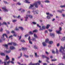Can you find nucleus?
I'll use <instances>...</instances> for the list:
<instances>
[{"mask_svg": "<svg viewBox=\"0 0 65 65\" xmlns=\"http://www.w3.org/2000/svg\"><path fill=\"white\" fill-rule=\"evenodd\" d=\"M65 49V44L64 45V47L61 46L60 48L59 49V52L61 53L62 55L63 56V59H65V51L64 50V49Z\"/></svg>", "mask_w": 65, "mask_h": 65, "instance_id": "nucleus-1", "label": "nucleus"}, {"mask_svg": "<svg viewBox=\"0 0 65 65\" xmlns=\"http://www.w3.org/2000/svg\"><path fill=\"white\" fill-rule=\"evenodd\" d=\"M4 36L6 37V38H8V37L7 36V35L6 34H3V37L0 39V43L2 42V40H5V39L4 37Z\"/></svg>", "mask_w": 65, "mask_h": 65, "instance_id": "nucleus-2", "label": "nucleus"}, {"mask_svg": "<svg viewBox=\"0 0 65 65\" xmlns=\"http://www.w3.org/2000/svg\"><path fill=\"white\" fill-rule=\"evenodd\" d=\"M46 14L47 15H48L47 16L46 18L47 19H48V20H49V19H51L50 17H53V15L51 14H50L49 13H46Z\"/></svg>", "mask_w": 65, "mask_h": 65, "instance_id": "nucleus-3", "label": "nucleus"}, {"mask_svg": "<svg viewBox=\"0 0 65 65\" xmlns=\"http://www.w3.org/2000/svg\"><path fill=\"white\" fill-rule=\"evenodd\" d=\"M48 42L49 44H52L53 43V41H50L49 42V40L48 39H46L45 43H48Z\"/></svg>", "mask_w": 65, "mask_h": 65, "instance_id": "nucleus-4", "label": "nucleus"}, {"mask_svg": "<svg viewBox=\"0 0 65 65\" xmlns=\"http://www.w3.org/2000/svg\"><path fill=\"white\" fill-rule=\"evenodd\" d=\"M62 30V27H60L59 28V30L58 31H56V32L57 34H62V33L61 32V31Z\"/></svg>", "mask_w": 65, "mask_h": 65, "instance_id": "nucleus-5", "label": "nucleus"}, {"mask_svg": "<svg viewBox=\"0 0 65 65\" xmlns=\"http://www.w3.org/2000/svg\"><path fill=\"white\" fill-rule=\"evenodd\" d=\"M28 17H29L31 19H32V18H33V17H32V15H27L26 17H25V19H28Z\"/></svg>", "mask_w": 65, "mask_h": 65, "instance_id": "nucleus-6", "label": "nucleus"}, {"mask_svg": "<svg viewBox=\"0 0 65 65\" xmlns=\"http://www.w3.org/2000/svg\"><path fill=\"white\" fill-rule=\"evenodd\" d=\"M45 26H43L42 27V28H40L39 30L40 31H41L42 30H44V29H45Z\"/></svg>", "mask_w": 65, "mask_h": 65, "instance_id": "nucleus-7", "label": "nucleus"}, {"mask_svg": "<svg viewBox=\"0 0 65 65\" xmlns=\"http://www.w3.org/2000/svg\"><path fill=\"white\" fill-rule=\"evenodd\" d=\"M65 10L63 9L61 10H58L57 11L58 12H59V13H62V11H64Z\"/></svg>", "mask_w": 65, "mask_h": 65, "instance_id": "nucleus-8", "label": "nucleus"}, {"mask_svg": "<svg viewBox=\"0 0 65 65\" xmlns=\"http://www.w3.org/2000/svg\"><path fill=\"white\" fill-rule=\"evenodd\" d=\"M39 65L40 64L39 63H37L35 64H32V63H30L29 65Z\"/></svg>", "mask_w": 65, "mask_h": 65, "instance_id": "nucleus-9", "label": "nucleus"}, {"mask_svg": "<svg viewBox=\"0 0 65 65\" xmlns=\"http://www.w3.org/2000/svg\"><path fill=\"white\" fill-rule=\"evenodd\" d=\"M34 5L35 6V7H36V8H38V4L35 2L34 4Z\"/></svg>", "mask_w": 65, "mask_h": 65, "instance_id": "nucleus-10", "label": "nucleus"}, {"mask_svg": "<svg viewBox=\"0 0 65 65\" xmlns=\"http://www.w3.org/2000/svg\"><path fill=\"white\" fill-rule=\"evenodd\" d=\"M10 50H15V48L13 46H11L10 47Z\"/></svg>", "mask_w": 65, "mask_h": 65, "instance_id": "nucleus-11", "label": "nucleus"}, {"mask_svg": "<svg viewBox=\"0 0 65 65\" xmlns=\"http://www.w3.org/2000/svg\"><path fill=\"white\" fill-rule=\"evenodd\" d=\"M6 58L5 59H4L5 61H6L7 60H8L9 59V58L8 57V55H7L6 57Z\"/></svg>", "mask_w": 65, "mask_h": 65, "instance_id": "nucleus-12", "label": "nucleus"}, {"mask_svg": "<svg viewBox=\"0 0 65 65\" xmlns=\"http://www.w3.org/2000/svg\"><path fill=\"white\" fill-rule=\"evenodd\" d=\"M2 9H3V11L5 12L8 11V10L6 9V8H2Z\"/></svg>", "mask_w": 65, "mask_h": 65, "instance_id": "nucleus-13", "label": "nucleus"}, {"mask_svg": "<svg viewBox=\"0 0 65 65\" xmlns=\"http://www.w3.org/2000/svg\"><path fill=\"white\" fill-rule=\"evenodd\" d=\"M11 52V50H6L5 51V52L6 53H7V54H9Z\"/></svg>", "mask_w": 65, "mask_h": 65, "instance_id": "nucleus-14", "label": "nucleus"}, {"mask_svg": "<svg viewBox=\"0 0 65 65\" xmlns=\"http://www.w3.org/2000/svg\"><path fill=\"white\" fill-rule=\"evenodd\" d=\"M3 45V46H4L6 48H7V49H8V45L6 44H4Z\"/></svg>", "mask_w": 65, "mask_h": 65, "instance_id": "nucleus-15", "label": "nucleus"}, {"mask_svg": "<svg viewBox=\"0 0 65 65\" xmlns=\"http://www.w3.org/2000/svg\"><path fill=\"white\" fill-rule=\"evenodd\" d=\"M50 36H53V37H55V34L51 33L50 34Z\"/></svg>", "mask_w": 65, "mask_h": 65, "instance_id": "nucleus-16", "label": "nucleus"}, {"mask_svg": "<svg viewBox=\"0 0 65 65\" xmlns=\"http://www.w3.org/2000/svg\"><path fill=\"white\" fill-rule=\"evenodd\" d=\"M56 53L57 54V55H58V54H59V51H58V50L57 49H56Z\"/></svg>", "mask_w": 65, "mask_h": 65, "instance_id": "nucleus-17", "label": "nucleus"}, {"mask_svg": "<svg viewBox=\"0 0 65 65\" xmlns=\"http://www.w3.org/2000/svg\"><path fill=\"white\" fill-rule=\"evenodd\" d=\"M29 0H25V1L26 2V3H30L31 2H29Z\"/></svg>", "mask_w": 65, "mask_h": 65, "instance_id": "nucleus-18", "label": "nucleus"}, {"mask_svg": "<svg viewBox=\"0 0 65 65\" xmlns=\"http://www.w3.org/2000/svg\"><path fill=\"white\" fill-rule=\"evenodd\" d=\"M42 44L44 46H46V43H45V42H43Z\"/></svg>", "mask_w": 65, "mask_h": 65, "instance_id": "nucleus-19", "label": "nucleus"}, {"mask_svg": "<svg viewBox=\"0 0 65 65\" xmlns=\"http://www.w3.org/2000/svg\"><path fill=\"white\" fill-rule=\"evenodd\" d=\"M22 51H26L27 50V48H24V47H22Z\"/></svg>", "mask_w": 65, "mask_h": 65, "instance_id": "nucleus-20", "label": "nucleus"}, {"mask_svg": "<svg viewBox=\"0 0 65 65\" xmlns=\"http://www.w3.org/2000/svg\"><path fill=\"white\" fill-rule=\"evenodd\" d=\"M61 40L62 41H64L65 40V36L64 37H63L61 39Z\"/></svg>", "mask_w": 65, "mask_h": 65, "instance_id": "nucleus-21", "label": "nucleus"}, {"mask_svg": "<svg viewBox=\"0 0 65 65\" xmlns=\"http://www.w3.org/2000/svg\"><path fill=\"white\" fill-rule=\"evenodd\" d=\"M37 4H39V5H40L41 4V2L40 1H38L37 2H36Z\"/></svg>", "mask_w": 65, "mask_h": 65, "instance_id": "nucleus-22", "label": "nucleus"}, {"mask_svg": "<svg viewBox=\"0 0 65 65\" xmlns=\"http://www.w3.org/2000/svg\"><path fill=\"white\" fill-rule=\"evenodd\" d=\"M32 40L34 41H35V42H36V41H37L36 40V39L35 38H33Z\"/></svg>", "mask_w": 65, "mask_h": 65, "instance_id": "nucleus-23", "label": "nucleus"}, {"mask_svg": "<svg viewBox=\"0 0 65 65\" xmlns=\"http://www.w3.org/2000/svg\"><path fill=\"white\" fill-rule=\"evenodd\" d=\"M34 48L35 49H38V47L36 45L34 46Z\"/></svg>", "mask_w": 65, "mask_h": 65, "instance_id": "nucleus-24", "label": "nucleus"}, {"mask_svg": "<svg viewBox=\"0 0 65 65\" xmlns=\"http://www.w3.org/2000/svg\"><path fill=\"white\" fill-rule=\"evenodd\" d=\"M50 25L49 24H48L47 25V26L46 27V28L47 29H48L49 27H50Z\"/></svg>", "mask_w": 65, "mask_h": 65, "instance_id": "nucleus-25", "label": "nucleus"}, {"mask_svg": "<svg viewBox=\"0 0 65 65\" xmlns=\"http://www.w3.org/2000/svg\"><path fill=\"white\" fill-rule=\"evenodd\" d=\"M34 36L35 38H37L38 37L35 34H34Z\"/></svg>", "mask_w": 65, "mask_h": 65, "instance_id": "nucleus-26", "label": "nucleus"}, {"mask_svg": "<svg viewBox=\"0 0 65 65\" xmlns=\"http://www.w3.org/2000/svg\"><path fill=\"white\" fill-rule=\"evenodd\" d=\"M0 55H1V56H5V54L3 53H1Z\"/></svg>", "mask_w": 65, "mask_h": 65, "instance_id": "nucleus-27", "label": "nucleus"}, {"mask_svg": "<svg viewBox=\"0 0 65 65\" xmlns=\"http://www.w3.org/2000/svg\"><path fill=\"white\" fill-rule=\"evenodd\" d=\"M24 56L25 57V58H29V56L28 55H26L25 54L24 55Z\"/></svg>", "mask_w": 65, "mask_h": 65, "instance_id": "nucleus-28", "label": "nucleus"}, {"mask_svg": "<svg viewBox=\"0 0 65 65\" xmlns=\"http://www.w3.org/2000/svg\"><path fill=\"white\" fill-rule=\"evenodd\" d=\"M3 2L5 4H9L6 1H4Z\"/></svg>", "mask_w": 65, "mask_h": 65, "instance_id": "nucleus-29", "label": "nucleus"}, {"mask_svg": "<svg viewBox=\"0 0 65 65\" xmlns=\"http://www.w3.org/2000/svg\"><path fill=\"white\" fill-rule=\"evenodd\" d=\"M35 55L36 57H39V56H37V53H35Z\"/></svg>", "mask_w": 65, "mask_h": 65, "instance_id": "nucleus-30", "label": "nucleus"}, {"mask_svg": "<svg viewBox=\"0 0 65 65\" xmlns=\"http://www.w3.org/2000/svg\"><path fill=\"white\" fill-rule=\"evenodd\" d=\"M34 13V14H35V13H36L37 14H38V13L37 12V11H32Z\"/></svg>", "mask_w": 65, "mask_h": 65, "instance_id": "nucleus-31", "label": "nucleus"}, {"mask_svg": "<svg viewBox=\"0 0 65 65\" xmlns=\"http://www.w3.org/2000/svg\"><path fill=\"white\" fill-rule=\"evenodd\" d=\"M37 31H38V30H37L35 29L33 31V33H34V32H37Z\"/></svg>", "mask_w": 65, "mask_h": 65, "instance_id": "nucleus-32", "label": "nucleus"}, {"mask_svg": "<svg viewBox=\"0 0 65 65\" xmlns=\"http://www.w3.org/2000/svg\"><path fill=\"white\" fill-rule=\"evenodd\" d=\"M3 25H7V23L6 22H3L2 24Z\"/></svg>", "mask_w": 65, "mask_h": 65, "instance_id": "nucleus-33", "label": "nucleus"}, {"mask_svg": "<svg viewBox=\"0 0 65 65\" xmlns=\"http://www.w3.org/2000/svg\"><path fill=\"white\" fill-rule=\"evenodd\" d=\"M19 28L20 29L22 30H24V28H23L22 27H19Z\"/></svg>", "mask_w": 65, "mask_h": 65, "instance_id": "nucleus-34", "label": "nucleus"}, {"mask_svg": "<svg viewBox=\"0 0 65 65\" xmlns=\"http://www.w3.org/2000/svg\"><path fill=\"white\" fill-rule=\"evenodd\" d=\"M42 57L43 59H44V58H46V56H45V55H42Z\"/></svg>", "mask_w": 65, "mask_h": 65, "instance_id": "nucleus-35", "label": "nucleus"}, {"mask_svg": "<svg viewBox=\"0 0 65 65\" xmlns=\"http://www.w3.org/2000/svg\"><path fill=\"white\" fill-rule=\"evenodd\" d=\"M11 33H12L13 34H14V33H15V31L14 30H12L11 31Z\"/></svg>", "mask_w": 65, "mask_h": 65, "instance_id": "nucleus-36", "label": "nucleus"}, {"mask_svg": "<svg viewBox=\"0 0 65 65\" xmlns=\"http://www.w3.org/2000/svg\"><path fill=\"white\" fill-rule=\"evenodd\" d=\"M29 34L31 35H33V33L31 31H30L29 32Z\"/></svg>", "mask_w": 65, "mask_h": 65, "instance_id": "nucleus-37", "label": "nucleus"}, {"mask_svg": "<svg viewBox=\"0 0 65 65\" xmlns=\"http://www.w3.org/2000/svg\"><path fill=\"white\" fill-rule=\"evenodd\" d=\"M17 20H14L12 21V22H13V23H15V22H17Z\"/></svg>", "mask_w": 65, "mask_h": 65, "instance_id": "nucleus-38", "label": "nucleus"}, {"mask_svg": "<svg viewBox=\"0 0 65 65\" xmlns=\"http://www.w3.org/2000/svg\"><path fill=\"white\" fill-rule=\"evenodd\" d=\"M12 43L14 46H15V45H17V44L15 43Z\"/></svg>", "mask_w": 65, "mask_h": 65, "instance_id": "nucleus-39", "label": "nucleus"}, {"mask_svg": "<svg viewBox=\"0 0 65 65\" xmlns=\"http://www.w3.org/2000/svg\"><path fill=\"white\" fill-rule=\"evenodd\" d=\"M60 7H61V8H63L65 7V5H63V6H61Z\"/></svg>", "mask_w": 65, "mask_h": 65, "instance_id": "nucleus-40", "label": "nucleus"}, {"mask_svg": "<svg viewBox=\"0 0 65 65\" xmlns=\"http://www.w3.org/2000/svg\"><path fill=\"white\" fill-rule=\"evenodd\" d=\"M46 3H50V1H44Z\"/></svg>", "mask_w": 65, "mask_h": 65, "instance_id": "nucleus-41", "label": "nucleus"}, {"mask_svg": "<svg viewBox=\"0 0 65 65\" xmlns=\"http://www.w3.org/2000/svg\"><path fill=\"white\" fill-rule=\"evenodd\" d=\"M46 58L47 59V61H48V60H50V58L47 57V56L46 57Z\"/></svg>", "mask_w": 65, "mask_h": 65, "instance_id": "nucleus-42", "label": "nucleus"}, {"mask_svg": "<svg viewBox=\"0 0 65 65\" xmlns=\"http://www.w3.org/2000/svg\"><path fill=\"white\" fill-rule=\"evenodd\" d=\"M37 26L39 27V28H41V26L39 25V24H37Z\"/></svg>", "mask_w": 65, "mask_h": 65, "instance_id": "nucleus-43", "label": "nucleus"}, {"mask_svg": "<svg viewBox=\"0 0 65 65\" xmlns=\"http://www.w3.org/2000/svg\"><path fill=\"white\" fill-rule=\"evenodd\" d=\"M32 23L33 24V25H36V24H37L35 22H32Z\"/></svg>", "mask_w": 65, "mask_h": 65, "instance_id": "nucleus-44", "label": "nucleus"}, {"mask_svg": "<svg viewBox=\"0 0 65 65\" xmlns=\"http://www.w3.org/2000/svg\"><path fill=\"white\" fill-rule=\"evenodd\" d=\"M12 43H8V45H12Z\"/></svg>", "mask_w": 65, "mask_h": 65, "instance_id": "nucleus-45", "label": "nucleus"}, {"mask_svg": "<svg viewBox=\"0 0 65 65\" xmlns=\"http://www.w3.org/2000/svg\"><path fill=\"white\" fill-rule=\"evenodd\" d=\"M21 42H25V41L24 40H21Z\"/></svg>", "mask_w": 65, "mask_h": 65, "instance_id": "nucleus-46", "label": "nucleus"}, {"mask_svg": "<svg viewBox=\"0 0 65 65\" xmlns=\"http://www.w3.org/2000/svg\"><path fill=\"white\" fill-rule=\"evenodd\" d=\"M33 7H32L31 6H30L29 8V9H33Z\"/></svg>", "mask_w": 65, "mask_h": 65, "instance_id": "nucleus-47", "label": "nucleus"}, {"mask_svg": "<svg viewBox=\"0 0 65 65\" xmlns=\"http://www.w3.org/2000/svg\"><path fill=\"white\" fill-rule=\"evenodd\" d=\"M53 62V61H57V59H52L51 60Z\"/></svg>", "mask_w": 65, "mask_h": 65, "instance_id": "nucleus-48", "label": "nucleus"}, {"mask_svg": "<svg viewBox=\"0 0 65 65\" xmlns=\"http://www.w3.org/2000/svg\"><path fill=\"white\" fill-rule=\"evenodd\" d=\"M34 5H32V4H30V6H31L33 8V7H34Z\"/></svg>", "mask_w": 65, "mask_h": 65, "instance_id": "nucleus-49", "label": "nucleus"}, {"mask_svg": "<svg viewBox=\"0 0 65 65\" xmlns=\"http://www.w3.org/2000/svg\"><path fill=\"white\" fill-rule=\"evenodd\" d=\"M3 63H4V65H6V62H3L2 63V64H3Z\"/></svg>", "mask_w": 65, "mask_h": 65, "instance_id": "nucleus-50", "label": "nucleus"}, {"mask_svg": "<svg viewBox=\"0 0 65 65\" xmlns=\"http://www.w3.org/2000/svg\"><path fill=\"white\" fill-rule=\"evenodd\" d=\"M29 43L30 44H32V42L30 40L29 41Z\"/></svg>", "mask_w": 65, "mask_h": 65, "instance_id": "nucleus-51", "label": "nucleus"}, {"mask_svg": "<svg viewBox=\"0 0 65 65\" xmlns=\"http://www.w3.org/2000/svg\"><path fill=\"white\" fill-rule=\"evenodd\" d=\"M48 30L49 32H52L53 31V30L52 29H48Z\"/></svg>", "mask_w": 65, "mask_h": 65, "instance_id": "nucleus-52", "label": "nucleus"}, {"mask_svg": "<svg viewBox=\"0 0 65 65\" xmlns=\"http://www.w3.org/2000/svg\"><path fill=\"white\" fill-rule=\"evenodd\" d=\"M11 63H12V64H14V62L13 61H10Z\"/></svg>", "mask_w": 65, "mask_h": 65, "instance_id": "nucleus-53", "label": "nucleus"}, {"mask_svg": "<svg viewBox=\"0 0 65 65\" xmlns=\"http://www.w3.org/2000/svg\"><path fill=\"white\" fill-rule=\"evenodd\" d=\"M17 63H18V64H19V65H24L23 64H21V63H20L19 62H18Z\"/></svg>", "mask_w": 65, "mask_h": 65, "instance_id": "nucleus-54", "label": "nucleus"}, {"mask_svg": "<svg viewBox=\"0 0 65 65\" xmlns=\"http://www.w3.org/2000/svg\"><path fill=\"white\" fill-rule=\"evenodd\" d=\"M29 35H25V37H28Z\"/></svg>", "mask_w": 65, "mask_h": 65, "instance_id": "nucleus-55", "label": "nucleus"}, {"mask_svg": "<svg viewBox=\"0 0 65 65\" xmlns=\"http://www.w3.org/2000/svg\"><path fill=\"white\" fill-rule=\"evenodd\" d=\"M10 61H9L8 62H7V63L8 64H9V63H10Z\"/></svg>", "mask_w": 65, "mask_h": 65, "instance_id": "nucleus-56", "label": "nucleus"}, {"mask_svg": "<svg viewBox=\"0 0 65 65\" xmlns=\"http://www.w3.org/2000/svg\"><path fill=\"white\" fill-rule=\"evenodd\" d=\"M21 12H22V13H23V12H25V10H23L21 11Z\"/></svg>", "mask_w": 65, "mask_h": 65, "instance_id": "nucleus-57", "label": "nucleus"}, {"mask_svg": "<svg viewBox=\"0 0 65 65\" xmlns=\"http://www.w3.org/2000/svg\"><path fill=\"white\" fill-rule=\"evenodd\" d=\"M17 4L19 5H21V4L20 3H17Z\"/></svg>", "mask_w": 65, "mask_h": 65, "instance_id": "nucleus-58", "label": "nucleus"}, {"mask_svg": "<svg viewBox=\"0 0 65 65\" xmlns=\"http://www.w3.org/2000/svg\"><path fill=\"white\" fill-rule=\"evenodd\" d=\"M3 30V29H2V28H1L0 29V32H2V31Z\"/></svg>", "mask_w": 65, "mask_h": 65, "instance_id": "nucleus-59", "label": "nucleus"}, {"mask_svg": "<svg viewBox=\"0 0 65 65\" xmlns=\"http://www.w3.org/2000/svg\"><path fill=\"white\" fill-rule=\"evenodd\" d=\"M17 34H13V36L16 37V36H17Z\"/></svg>", "mask_w": 65, "mask_h": 65, "instance_id": "nucleus-60", "label": "nucleus"}, {"mask_svg": "<svg viewBox=\"0 0 65 65\" xmlns=\"http://www.w3.org/2000/svg\"><path fill=\"white\" fill-rule=\"evenodd\" d=\"M52 52L53 54H55V51H52Z\"/></svg>", "mask_w": 65, "mask_h": 65, "instance_id": "nucleus-61", "label": "nucleus"}, {"mask_svg": "<svg viewBox=\"0 0 65 65\" xmlns=\"http://www.w3.org/2000/svg\"><path fill=\"white\" fill-rule=\"evenodd\" d=\"M58 65H64V64L63 63H59L58 64Z\"/></svg>", "mask_w": 65, "mask_h": 65, "instance_id": "nucleus-62", "label": "nucleus"}, {"mask_svg": "<svg viewBox=\"0 0 65 65\" xmlns=\"http://www.w3.org/2000/svg\"><path fill=\"white\" fill-rule=\"evenodd\" d=\"M12 61H14V59L13 58H12Z\"/></svg>", "mask_w": 65, "mask_h": 65, "instance_id": "nucleus-63", "label": "nucleus"}, {"mask_svg": "<svg viewBox=\"0 0 65 65\" xmlns=\"http://www.w3.org/2000/svg\"><path fill=\"white\" fill-rule=\"evenodd\" d=\"M43 65H47V64L46 63H44L43 64Z\"/></svg>", "mask_w": 65, "mask_h": 65, "instance_id": "nucleus-64", "label": "nucleus"}]
</instances>
